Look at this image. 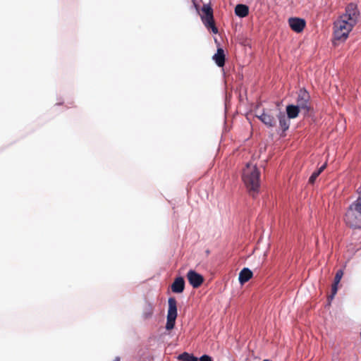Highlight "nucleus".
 Returning a JSON list of instances; mask_svg holds the SVG:
<instances>
[{
  "label": "nucleus",
  "instance_id": "nucleus-9",
  "mask_svg": "<svg viewBox=\"0 0 361 361\" xmlns=\"http://www.w3.org/2000/svg\"><path fill=\"white\" fill-rule=\"evenodd\" d=\"M185 281L183 276H179L174 279L171 285V291L173 293L180 294L184 291Z\"/></svg>",
  "mask_w": 361,
  "mask_h": 361
},
{
  "label": "nucleus",
  "instance_id": "nucleus-16",
  "mask_svg": "<svg viewBox=\"0 0 361 361\" xmlns=\"http://www.w3.org/2000/svg\"><path fill=\"white\" fill-rule=\"evenodd\" d=\"M177 359L180 361H197V357L188 352H183L178 355Z\"/></svg>",
  "mask_w": 361,
  "mask_h": 361
},
{
  "label": "nucleus",
  "instance_id": "nucleus-19",
  "mask_svg": "<svg viewBox=\"0 0 361 361\" xmlns=\"http://www.w3.org/2000/svg\"><path fill=\"white\" fill-rule=\"evenodd\" d=\"M343 276V270L342 269L337 270L335 277H334V283L339 284Z\"/></svg>",
  "mask_w": 361,
  "mask_h": 361
},
{
  "label": "nucleus",
  "instance_id": "nucleus-3",
  "mask_svg": "<svg viewBox=\"0 0 361 361\" xmlns=\"http://www.w3.org/2000/svg\"><path fill=\"white\" fill-rule=\"evenodd\" d=\"M201 11L200 18L204 25L214 34H217L219 31L215 25L214 12L211 5L209 4H204Z\"/></svg>",
  "mask_w": 361,
  "mask_h": 361
},
{
  "label": "nucleus",
  "instance_id": "nucleus-18",
  "mask_svg": "<svg viewBox=\"0 0 361 361\" xmlns=\"http://www.w3.org/2000/svg\"><path fill=\"white\" fill-rule=\"evenodd\" d=\"M326 164H323L318 170L315 171L312 173L311 176L309 178V183L314 184L317 177L320 175V173L325 169Z\"/></svg>",
  "mask_w": 361,
  "mask_h": 361
},
{
  "label": "nucleus",
  "instance_id": "nucleus-2",
  "mask_svg": "<svg viewBox=\"0 0 361 361\" xmlns=\"http://www.w3.org/2000/svg\"><path fill=\"white\" fill-rule=\"evenodd\" d=\"M260 173L256 164L249 162L243 169L242 179L249 192L252 196L258 192L259 188Z\"/></svg>",
  "mask_w": 361,
  "mask_h": 361
},
{
  "label": "nucleus",
  "instance_id": "nucleus-23",
  "mask_svg": "<svg viewBox=\"0 0 361 361\" xmlns=\"http://www.w3.org/2000/svg\"><path fill=\"white\" fill-rule=\"evenodd\" d=\"M114 361H120V357H114Z\"/></svg>",
  "mask_w": 361,
  "mask_h": 361
},
{
  "label": "nucleus",
  "instance_id": "nucleus-17",
  "mask_svg": "<svg viewBox=\"0 0 361 361\" xmlns=\"http://www.w3.org/2000/svg\"><path fill=\"white\" fill-rule=\"evenodd\" d=\"M353 211H355L361 214V197H359L353 204L350 206L347 215L352 214Z\"/></svg>",
  "mask_w": 361,
  "mask_h": 361
},
{
  "label": "nucleus",
  "instance_id": "nucleus-15",
  "mask_svg": "<svg viewBox=\"0 0 361 361\" xmlns=\"http://www.w3.org/2000/svg\"><path fill=\"white\" fill-rule=\"evenodd\" d=\"M301 111L296 105H288L286 106L287 116L289 118H295L298 116V114Z\"/></svg>",
  "mask_w": 361,
  "mask_h": 361
},
{
  "label": "nucleus",
  "instance_id": "nucleus-1",
  "mask_svg": "<svg viewBox=\"0 0 361 361\" xmlns=\"http://www.w3.org/2000/svg\"><path fill=\"white\" fill-rule=\"evenodd\" d=\"M360 16V12L355 4L347 5L345 13L334 23V37L337 41H345L349 33L356 25Z\"/></svg>",
  "mask_w": 361,
  "mask_h": 361
},
{
  "label": "nucleus",
  "instance_id": "nucleus-13",
  "mask_svg": "<svg viewBox=\"0 0 361 361\" xmlns=\"http://www.w3.org/2000/svg\"><path fill=\"white\" fill-rule=\"evenodd\" d=\"M277 117L279 118V125L283 131H286V130H288L290 126L289 118H288V116H286V115L282 112H279V114L277 115Z\"/></svg>",
  "mask_w": 361,
  "mask_h": 361
},
{
  "label": "nucleus",
  "instance_id": "nucleus-4",
  "mask_svg": "<svg viewBox=\"0 0 361 361\" xmlns=\"http://www.w3.org/2000/svg\"><path fill=\"white\" fill-rule=\"evenodd\" d=\"M178 317L177 302L174 297L168 299V310L165 329L167 331L172 330L176 325V320Z\"/></svg>",
  "mask_w": 361,
  "mask_h": 361
},
{
  "label": "nucleus",
  "instance_id": "nucleus-20",
  "mask_svg": "<svg viewBox=\"0 0 361 361\" xmlns=\"http://www.w3.org/2000/svg\"><path fill=\"white\" fill-rule=\"evenodd\" d=\"M197 361H214V360L210 355L204 354L200 357H197Z\"/></svg>",
  "mask_w": 361,
  "mask_h": 361
},
{
  "label": "nucleus",
  "instance_id": "nucleus-24",
  "mask_svg": "<svg viewBox=\"0 0 361 361\" xmlns=\"http://www.w3.org/2000/svg\"><path fill=\"white\" fill-rule=\"evenodd\" d=\"M355 228H361V226L359 227H355Z\"/></svg>",
  "mask_w": 361,
  "mask_h": 361
},
{
  "label": "nucleus",
  "instance_id": "nucleus-8",
  "mask_svg": "<svg viewBox=\"0 0 361 361\" xmlns=\"http://www.w3.org/2000/svg\"><path fill=\"white\" fill-rule=\"evenodd\" d=\"M257 117L267 126L274 127L276 125L275 115L271 110H264L261 115Z\"/></svg>",
  "mask_w": 361,
  "mask_h": 361
},
{
  "label": "nucleus",
  "instance_id": "nucleus-10",
  "mask_svg": "<svg viewBox=\"0 0 361 361\" xmlns=\"http://www.w3.org/2000/svg\"><path fill=\"white\" fill-rule=\"evenodd\" d=\"M288 23L290 28L296 32H301L304 30L306 25L305 20L299 18H289Z\"/></svg>",
  "mask_w": 361,
  "mask_h": 361
},
{
  "label": "nucleus",
  "instance_id": "nucleus-6",
  "mask_svg": "<svg viewBox=\"0 0 361 361\" xmlns=\"http://www.w3.org/2000/svg\"><path fill=\"white\" fill-rule=\"evenodd\" d=\"M186 276L190 285L194 288H199L204 282L203 276L194 269H190Z\"/></svg>",
  "mask_w": 361,
  "mask_h": 361
},
{
  "label": "nucleus",
  "instance_id": "nucleus-22",
  "mask_svg": "<svg viewBox=\"0 0 361 361\" xmlns=\"http://www.w3.org/2000/svg\"><path fill=\"white\" fill-rule=\"evenodd\" d=\"M336 295H334V294H331L330 295H329L328 297V301H329V303H331V300L334 298Z\"/></svg>",
  "mask_w": 361,
  "mask_h": 361
},
{
  "label": "nucleus",
  "instance_id": "nucleus-7",
  "mask_svg": "<svg viewBox=\"0 0 361 361\" xmlns=\"http://www.w3.org/2000/svg\"><path fill=\"white\" fill-rule=\"evenodd\" d=\"M154 310V301L145 298L144 305L142 310V318L147 320L153 317Z\"/></svg>",
  "mask_w": 361,
  "mask_h": 361
},
{
  "label": "nucleus",
  "instance_id": "nucleus-11",
  "mask_svg": "<svg viewBox=\"0 0 361 361\" xmlns=\"http://www.w3.org/2000/svg\"><path fill=\"white\" fill-rule=\"evenodd\" d=\"M253 276L252 271L248 267H243L238 274L239 283L243 286Z\"/></svg>",
  "mask_w": 361,
  "mask_h": 361
},
{
  "label": "nucleus",
  "instance_id": "nucleus-14",
  "mask_svg": "<svg viewBox=\"0 0 361 361\" xmlns=\"http://www.w3.org/2000/svg\"><path fill=\"white\" fill-rule=\"evenodd\" d=\"M235 13L240 18H244L248 15L249 8L245 4H238L235 8Z\"/></svg>",
  "mask_w": 361,
  "mask_h": 361
},
{
  "label": "nucleus",
  "instance_id": "nucleus-5",
  "mask_svg": "<svg viewBox=\"0 0 361 361\" xmlns=\"http://www.w3.org/2000/svg\"><path fill=\"white\" fill-rule=\"evenodd\" d=\"M310 96L305 90H300L298 92L297 98V106L303 111L305 114H307L311 110Z\"/></svg>",
  "mask_w": 361,
  "mask_h": 361
},
{
  "label": "nucleus",
  "instance_id": "nucleus-12",
  "mask_svg": "<svg viewBox=\"0 0 361 361\" xmlns=\"http://www.w3.org/2000/svg\"><path fill=\"white\" fill-rule=\"evenodd\" d=\"M219 67H223L225 64V54L222 48H218L216 53L212 57Z\"/></svg>",
  "mask_w": 361,
  "mask_h": 361
},
{
  "label": "nucleus",
  "instance_id": "nucleus-21",
  "mask_svg": "<svg viewBox=\"0 0 361 361\" xmlns=\"http://www.w3.org/2000/svg\"><path fill=\"white\" fill-rule=\"evenodd\" d=\"M338 283H333L332 286H331V294L336 295V293L338 292Z\"/></svg>",
  "mask_w": 361,
  "mask_h": 361
}]
</instances>
